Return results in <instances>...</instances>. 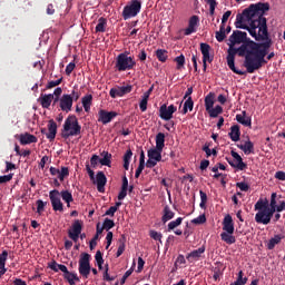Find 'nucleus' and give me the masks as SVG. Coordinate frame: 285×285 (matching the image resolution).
<instances>
[{
  "mask_svg": "<svg viewBox=\"0 0 285 285\" xmlns=\"http://www.w3.org/2000/svg\"><path fill=\"white\" fill-rule=\"evenodd\" d=\"M268 10H271L268 2L250 4L242 13L236 16L235 28L247 30L253 39L266 37V23H268V20L264 16Z\"/></svg>",
  "mask_w": 285,
  "mask_h": 285,
  "instance_id": "nucleus-1",
  "label": "nucleus"
},
{
  "mask_svg": "<svg viewBox=\"0 0 285 285\" xmlns=\"http://www.w3.org/2000/svg\"><path fill=\"white\" fill-rule=\"evenodd\" d=\"M254 41L248 38L246 31L234 30L228 38V50H227V66L235 75H246V71H242L235 67V57H244L250 49V43Z\"/></svg>",
  "mask_w": 285,
  "mask_h": 285,
  "instance_id": "nucleus-2",
  "label": "nucleus"
},
{
  "mask_svg": "<svg viewBox=\"0 0 285 285\" xmlns=\"http://www.w3.org/2000/svg\"><path fill=\"white\" fill-rule=\"evenodd\" d=\"M79 135H81L79 119H77V116L75 115H69L65 120L61 137L62 139H68L69 137H79Z\"/></svg>",
  "mask_w": 285,
  "mask_h": 285,
  "instance_id": "nucleus-3",
  "label": "nucleus"
},
{
  "mask_svg": "<svg viewBox=\"0 0 285 285\" xmlns=\"http://www.w3.org/2000/svg\"><path fill=\"white\" fill-rule=\"evenodd\" d=\"M137 61L135 57L128 56L127 53H119L116 58L115 68L118 72H126V70H135Z\"/></svg>",
  "mask_w": 285,
  "mask_h": 285,
  "instance_id": "nucleus-4",
  "label": "nucleus"
},
{
  "mask_svg": "<svg viewBox=\"0 0 285 285\" xmlns=\"http://www.w3.org/2000/svg\"><path fill=\"white\" fill-rule=\"evenodd\" d=\"M244 58V67L246 68L249 75H253L255 70H259V68H262L264 63H267L265 59L266 57L264 56L245 55Z\"/></svg>",
  "mask_w": 285,
  "mask_h": 285,
  "instance_id": "nucleus-5",
  "label": "nucleus"
},
{
  "mask_svg": "<svg viewBox=\"0 0 285 285\" xmlns=\"http://www.w3.org/2000/svg\"><path fill=\"white\" fill-rule=\"evenodd\" d=\"M141 12V0H131L130 4L124 7L122 19L128 20Z\"/></svg>",
  "mask_w": 285,
  "mask_h": 285,
  "instance_id": "nucleus-6",
  "label": "nucleus"
},
{
  "mask_svg": "<svg viewBox=\"0 0 285 285\" xmlns=\"http://www.w3.org/2000/svg\"><path fill=\"white\" fill-rule=\"evenodd\" d=\"M90 257L91 256L88 253H82L80 255L78 271L85 279H88V277H90Z\"/></svg>",
  "mask_w": 285,
  "mask_h": 285,
  "instance_id": "nucleus-7",
  "label": "nucleus"
},
{
  "mask_svg": "<svg viewBox=\"0 0 285 285\" xmlns=\"http://www.w3.org/2000/svg\"><path fill=\"white\" fill-rule=\"evenodd\" d=\"M49 199L53 210L57 213H63V203H61L60 193L57 189L49 191Z\"/></svg>",
  "mask_w": 285,
  "mask_h": 285,
  "instance_id": "nucleus-8",
  "label": "nucleus"
},
{
  "mask_svg": "<svg viewBox=\"0 0 285 285\" xmlns=\"http://www.w3.org/2000/svg\"><path fill=\"white\" fill-rule=\"evenodd\" d=\"M81 230H83V225L81 224V220L77 219L73 222L71 229H68V237L69 239H72L75 244L79 242V236L81 235Z\"/></svg>",
  "mask_w": 285,
  "mask_h": 285,
  "instance_id": "nucleus-9",
  "label": "nucleus"
},
{
  "mask_svg": "<svg viewBox=\"0 0 285 285\" xmlns=\"http://www.w3.org/2000/svg\"><path fill=\"white\" fill-rule=\"evenodd\" d=\"M230 155L236 161L235 163L230 158L226 157V161L229 164V166H232V168H237L238 170H245V168H247L246 163H244V159L239 154H237V151L232 150Z\"/></svg>",
  "mask_w": 285,
  "mask_h": 285,
  "instance_id": "nucleus-10",
  "label": "nucleus"
},
{
  "mask_svg": "<svg viewBox=\"0 0 285 285\" xmlns=\"http://www.w3.org/2000/svg\"><path fill=\"white\" fill-rule=\"evenodd\" d=\"M175 112H177V107H175V105L167 106L166 104H164L159 108V117L164 121H170Z\"/></svg>",
  "mask_w": 285,
  "mask_h": 285,
  "instance_id": "nucleus-11",
  "label": "nucleus"
},
{
  "mask_svg": "<svg viewBox=\"0 0 285 285\" xmlns=\"http://www.w3.org/2000/svg\"><path fill=\"white\" fill-rule=\"evenodd\" d=\"M117 111H107L106 109H100L98 111V121L102 124L104 126L110 124L115 117H118Z\"/></svg>",
  "mask_w": 285,
  "mask_h": 285,
  "instance_id": "nucleus-12",
  "label": "nucleus"
},
{
  "mask_svg": "<svg viewBox=\"0 0 285 285\" xmlns=\"http://www.w3.org/2000/svg\"><path fill=\"white\" fill-rule=\"evenodd\" d=\"M132 92V86L127 85L122 87L111 88L109 91L111 99H117V97H124L125 95H129Z\"/></svg>",
  "mask_w": 285,
  "mask_h": 285,
  "instance_id": "nucleus-13",
  "label": "nucleus"
},
{
  "mask_svg": "<svg viewBox=\"0 0 285 285\" xmlns=\"http://www.w3.org/2000/svg\"><path fill=\"white\" fill-rule=\"evenodd\" d=\"M249 49L247 51L246 55H250V56H257V57H266V55H268V49H264L262 47H259L258 42H249Z\"/></svg>",
  "mask_w": 285,
  "mask_h": 285,
  "instance_id": "nucleus-14",
  "label": "nucleus"
},
{
  "mask_svg": "<svg viewBox=\"0 0 285 285\" xmlns=\"http://www.w3.org/2000/svg\"><path fill=\"white\" fill-rule=\"evenodd\" d=\"M49 173H50V175H52V177H58V179H60V181H63V179H66V177H69L70 169L68 167H61V169H59L57 167H50Z\"/></svg>",
  "mask_w": 285,
  "mask_h": 285,
  "instance_id": "nucleus-15",
  "label": "nucleus"
},
{
  "mask_svg": "<svg viewBox=\"0 0 285 285\" xmlns=\"http://www.w3.org/2000/svg\"><path fill=\"white\" fill-rule=\"evenodd\" d=\"M95 184H97L98 193H106V184H108V178L104 171H98L95 178Z\"/></svg>",
  "mask_w": 285,
  "mask_h": 285,
  "instance_id": "nucleus-16",
  "label": "nucleus"
},
{
  "mask_svg": "<svg viewBox=\"0 0 285 285\" xmlns=\"http://www.w3.org/2000/svg\"><path fill=\"white\" fill-rule=\"evenodd\" d=\"M60 110L63 112H70L72 110V96L65 94L60 97Z\"/></svg>",
  "mask_w": 285,
  "mask_h": 285,
  "instance_id": "nucleus-17",
  "label": "nucleus"
},
{
  "mask_svg": "<svg viewBox=\"0 0 285 285\" xmlns=\"http://www.w3.org/2000/svg\"><path fill=\"white\" fill-rule=\"evenodd\" d=\"M197 26H199V16H191L188 27L185 29V36L188 37L193 35V32H197Z\"/></svg>",
  "mask_w": 285,
  "mask_h": 285,
  "instance_id": "nucleus-18",
  "label": "nucleus"
},
{
  "mask_svg": "<svg viewBox=\"0 0 285 285\" xmlns=\"http://www.w3.org/2000/svg\"><path fill=\"white\" fill-rule=\"evenodd\" d=\"M223 233H228L233 235L235 233V223L233 222V216L226 215L223 219Z\"/></svg>",
  "mask_w": 285,
  "mask_h": 285,
  "instance_id": "nucleus-19",
  "label": "nucleus"
},
{
  "mask_svg": "<svg viewBox=\"0 0 285 285\" xmlns=\"http://www.w3.org/2000/svg\"><path fill=\"white\" fill-rule=\"evenodd\" d=\"M266 36H261L259 38H254L255 41H265L259 43V48H263L265 50H268V48H271L273 40H271V36L268 33V23L266 22Z\"/></svg>",
  "mask_w": 285,
  "mask_h": 285,
  "instance_id": "nucleus-20",
  "label": "nucleus"
},
{
  "mask_svg": "<svg viewBox=\"0 0 285 285\" xmlns=\"http://www.w3.org/2000/svg\"><path fill=\"white\" fill-rule=\"evenodd\" d=\"M52 99H55V95L52 94H41L40 97L38 98L39 104L41 105L42 108H50L52 105Z\"/></svg>",
  "mask_w": 285,
  "mask_h": 285,
  "instance_id": "nucleus-21",
  "label": "nucleus"
},
{
  "mask_svg": "<svg viewBox=\"0 0 285 285\" xmlns=\"http://www.w3.org/2000/svg\"><path fill=\"white\" fill-rule=\"evenodd\" d=\"M19 140L21 146H28V144H37L38 141L37 137L29 132L21 134Z\"/></svg>",
  "mask_w": 285,
  "mask_h": 285,
  "instance_id": "nucleus-22",
  "label": "nucleus"
},
{
  "mask_svg": "<svg viewBox=\"0 0 285 285\" xmlns=\"http://www.w3.org/2000/svg\"><path fill=\"white\" fill-rule=\"evenodd\" d=\"M237 148H239V150H243L245 155L255 154V144H253L250 139H247L244 145H237Z\"/></svg>",
  "mask_w": 285,
  "mask_h": 285,
  "instance_id": "nucleus-23",
  "label": "nucleus"
},
{
  "mask_svg": "<svg viewBox=\"0 0 285 285\" xmlns=\"http://www.w3.org/2000/svg\"><path fill=\"white\" fill-rule=\"evenodd\" d=\"M48 130L49 132L46 134L47 139H49V141H55V138L57 137V122H55V120H49Z\"/></svg>",
  "mask_w": 285,
  "mask_h": 285,
  "instance_id": "nucleus-24",
  "label": "nucleus"
},
{
  "mask_svg": "<svg viewBox=\"0 0 285 285\" xmlns=\"http://www.w3.org/2000/svg\"><path fill=\"white\" fill-rule=\"evenodd\" d=\"M48 268H50L55 273H59V271H61L63 275L70 272L68 271V267L66 265L58 264L57 261H51L50 263H48Z\"/></svg>",
  "mask_w": 285,
  "mask_h": 285,
  "instance_id": "nucleus-25",
  "label": "nucleus"
},
{
  "mask_svg": "<svg viewBox=\"0 0 285 285\" xmlns=\"http://www.w3.org/2000/svg\"><path fill=\"white\" fill-rule=\"evenodd\" d=\"M200 52L205 61H208V63H213V57H210V45L206 42L200 43Z\"/></svg>",
  "mask_w": 285,
  "mask_h": 285,
  "instance_id": "nucleus-26",
  "label": "nucleus"
},
{
  "mask_svg": "<svg viewBox=\"0 0 285 285\" xmlns=\"http://www.w3.org/2000/svg\"><path fill=\"white\" fill-rule=\"evenodd\" d=\"M204 253H206V246H200L198 249H194L189 253L186 259H188V262H195V259H199Z\"/></svg>",
  "mask_w": 285,
  "mask_h": 285,
  "instance_id": "nucleus-27",
  "label": "nucleus"
},
{
  "mask_svg": "<svg viewBox=\"0 0 285 285\" xmlns=\"http://www.w3.org/2000/svg\"><path fill=\"white\" fill-rule=\"evenodd\" d=\"M228 136H229V139H232V141H239L242 137V130L239 129V125H233L230 127V131Z\"/></svg>",
  "mask_w": 285,
  "mask_h": 285,
  "instance_id": "nucleus-28",
  "label": "nucleus"
},
{
  "mask_svg": "<svg viewBox=\"0 0 285 285\" xmlns=\"http://www.w3.org/2000/svg\"><path fill=\"white\" fill-rule=\"evenodd\" d=\"M175 218V212H173V209H170V206L166 205L163 209V217H161V222L163 224H166L168 222H170V219Z\"/></svg>",
  "mask_w": 285,
  "mask_h": 285,
  "instance_id": "nucleus-29",
  "label": "nucleus"
},
{
  "mask_svg": "<svg viewBox=\"0 0 285 285\" xmlns=\"http://www.w3.org/2000/svg\"><path fill=\"white\" fill-rule=\"evenodd\" d=\"M161 153L164 149H158L157 147L148 150L147 155L149 159H154L155 161H161Z\"/></svg>",
  "mask_w": 285,
  "mask_h": 285,
  "instance_id": "nucleus-30",
  "label": "nucleus"
},
{
  "mask_svg": "<svg viewBox=\"0 0 285 285\" xmlns=\"http://www.w3.org/2000/svg\"><path fill=\"white\" fill-rule=\"evenodd\" d=\"M236 121H238V124H242V126H252L250 117H246V111H242V114L236 115Z\"/></svg>",
  "mask_w": 285,
  "mask_h": 285,
  "instance_id": "nucleus-31",
  "label": "nucleus"
},
{
  "mask_svg": "<svg viewBox=\"0 0 285 285\" xmlns=\"http://www.w3.org/2000/svg\"><path fill=\"white\" fill-rule=\"evenodd\" d=\"M100 155L102 158L99 159V164H101V166L110 167V164H112V154L104 150Z\"/></svg>",
  "mask_w": 285,
  "mask_h": 285,
  "instance_id": "nucleus-32",
  "label": "nucleus"
},
{
  "mask_svg": "<svg viewBox=\"0 0 285 285\" xmlns=\"http://www.w3.org/2000/svg\"><path fill=\"white\" fill-rule=\"evenodd\" d=\"M165 146H166V134L158 132L156 135V148H158V150H164Z\"/></svg>",
  "mask_w": 285,
  "mask_h": 285,
  "instance_id": "nucleus-33",
  "label": "nucleus"
},
{
  "mask_svg": "<svg viewBox=\"0 0 285 285\" xmlns=\"http://www.w3.org/2000/svg\"><path fill=\"white\" fill-rule=\"evenodd\" d=\"M220 239L225 242V244H228L229 246L237 242V238H235V236L233 234H229L228 232H223L220 234Z\"/></svg>",
  "mask_w": 285,
  "mask_h": 285,
  "instance_id": "nucleus-34",
  "label": "nucleus"
},
{
  "mask_svg": "<svg viewBox=\"0 0 285 285\" xmlns=\"http://www.w3.org/2000/svg\"><path fill=\"white\" fill-rule=\"evenodd\" d=\"M155 55L158 61H160L161 63H166V61H168V50L157 49Z\"/></svg>",
  "mask_w": 285,
  "mask_h": 285,
  "instance_id": "nucleus-35",
  "label": "nucleus"
},
{
  "mask_svg": "<svg viewBox=\"0 0 285 285\" xmlns=\"http://www.w3.org/2000/svg\"><path fill=\"white\" fill-rule=\"evenodd\" d=\"M63 279H66L69 285H75V282H79V276H77L76 273L67 272L63 274Z\"/></svg>",
  "mask_w": 285,
  "mask_h": 285,
  "instance_id": "nucleus-36",
  "label": "nucleus"
},
{
  "mask_svg": "<svg viewBox=\"0 0 285 285\" xmlns=\"http://www.w3.org/2000/svg\"><path fill=\"white\" fill-rule=\"evenodd\" d=\"M126 250V236H121L118 240V250L116 253V257H121L124 255V252Z\"/></svg>",
  "mask_w": 285,
  "mask_h": 285,
  "instance_id": "nucleus-37",
  "label": "nucleus"
},
{
  "mask_svg": "<svg viewBox=\"0 0 285 285\" xmlns=\"http://www.w3.org/2000/svg\"><path fill=\"white\" fill-rule=\"evenodd\" d=\"M60 197L66 202L68 208H70V204L75 202V198H72V193H70L69 190H62L60 193Z\"/></svg>",
  "mask_w": 285,
  "mask_h": 285,
  "instance_id": "nucleus-38",
  "label": "nucleus"
},
{
  "mask_svg": "<svg viewBox=\"0 0 285 285\" xmlns=\"http://www.w3.org/2000/svg\"><path fill=\"white\" fill-rule=\"evenodd\" d=\"M213 106H215V94L209 92L205 97V108L208 111V110H210L213 108Z\"/></svg>",
  "mask_w": 285,
  "mask_h": 285,
  "instance_id": "nucleus-39",
  "label": "nucleus"
},
{
  "mask_svg": "<svg viewBox=\"0 0 285 285\" xmlns=\"http://www.w3.org/2000/svg\"><path fill=\"white\" fill-rule=\"evenodd\" d=\"M124 168L125 170H129L130 168V160L132 159V149H127L124 155Z\"/></svg>",
  "mask_w": 285,
  "mask_h": 285,
  "instance_id": "nucleus-40",
  "label": "nucleus"
},
{
  "mask_svg": "<svg viewBox=\"0 0 285 285\" xmlns=\"http://www.w3.org/2000/svg\"><path fill=\"white\" fill-rule=\"evenodd\" d=\"M282 238V235H275L273 238H271L267 243V249L273 250L277 244H281Z\"/></svg>",
  "mask_w": 285,
  "mask_h": 285,
  "instance_id": "nucleus-41",
  "label": "nucleus"
},
{
  "mask_svg": "<svg viewBox=\"0 0 285 285\" xmlns=\"http://www.w3.org/2000/svg\"><path fill=\"white\" fill-rule=\"evenodd\" d=\"M209 117H212L213 119L219 117V115H222V112H224V108L219 105H217L215 108H210L209 110H207Z\"/></svg>",
  "mask_w": 285,
  "mask_h": 285,
  "instance_id": "nucleus-42",
  "label": "nucleus"
},
{
  "mask_svg": "<svg viewBox=\"0 0 285 285\" xmlns=\"http://www.w3.org/2000/svg\"><path fill=\"white\" fill-rule=\"evenodd\" d=\"M226 26L220 24L219 31H216V40L218 41V43H222V41L226 39Z\"/></svg>",
  "mask_w": 285,
  "mask_h": 285,
  "instance_id": "nucleus-43",
  "label": "nucleus"
},
{
  "mask_svg": "<svg viewBox=\"0 0 285 285\" xmlns=\"http://www.w3.org/2000/svg\"><path fill=\"white\" fill-rule=\"evenodd\" d=\"M248 282V277H244V272L239 271L237 275V279L234 283H230V285H246Z\"/></svg>",
  "mask_w": 285,
  "mask_h": 285,
  "instance_id": "nucleus-44",
  "label": "nucleus"
},
{
  "mask_svg": "<svg viewBox=\"0 0 285 285\" xmlns=\"http://www.w3.org/2000/svg\"><path fill=\"white\" fill-rule=\"evenodd\" d=\"M195 102L193 101V97H188L183 107V115H186L189 111H193Z\"/></svg>",
  "mask_w": 285,
  "mask_h": 285,
  "instance_id": "nucleus-45",
  "label": "nucleus"
},
{
  "mask_svg": "<svg viewBox=\"0 0 285 285\" xmlns=\"http://www.w3.org/2000/svg\"><path fill=\"white\" fill-rule=\"evenodd\" d=\"M184 222L183 217H178L176 220H171L167 225V230L170 233V230H175L178 226H181V223Z\"/></svg>",
  "mask_w": 285,
  "mask_h": 285,
  "instance_id": "nucleus-46",
  "label": "nucleus"
},
{
  "mask_svg": "<svg viewBox=\"0 0 285 285\" xmlns=\"http://www.w3.org/2000/svg\"><path fill=\"white\" fill-rule=\"evenodd\" d=\"M108 21L106 18L101 17L98 19V24L96 26V32H106V26Z\"/></svg>",
  "mask_w": 285,
  "mask_h": 285,
  "instance_id": "nucleus-47",
  "label": "nucleus"
},
{
  "mask_svg": "<svg viewBox=\"0 0 285 285\" xmlns=\"http://www.w3.org/2000/svg\"><path fill=\"white\" fill-rule=\"evenodd\" d=\"M255 222L257 224H264L265 226H267V224L269 223H266V212L262 210V212H258L256 215H255Z\"/></svg>",
  "mask_w": 285,
  "mask_h": 285,
  "instance_id": "nucleus-48",
  "label": "nucleus"
},
{
  "mask_svg": "<svg viewBox=\"0 0 285 285\" xmlns=\"http://www.w3.org/2000/svg\"><path fill=\"white\" fill-rule=\"evenodd\" d=\"M275 207H267L266 209H263V213H265V223H269L271 224V219H273V215H275Z\"/></svg>",
  "mask_w": 285,
  "mask_h": 285,
  "instance_id": "nucleus-49",
  "label": "nucleus"
},
{
  "mask_svg": "<svg viewBox=\"0 0 285 285\" xmlns=\"http://www.w3.org/2000/svg\"><path fill=\"white\" fill-rule=\"evenodd\" d=\"M174 61L177 63L176 69L181 70L184 66H186V57L184 55H180L174 59Z\"/></svg>",
  "mask_w": 285,
  "mask_h": 285,
  "instance_id": "nucleus-50",
  "label": "nucleus"
},
{
  "mask_svg": "<svg viewBox=\"0 0 285 285\" xmlns=\"http://www.w3.org/2000/svg\"><path fill=\"white\" fill-rule=\"evenodd\" d=\"M268 207V200H263V199H258L257 203L255 204V210H266Z\"/></svg>",
  "mask_w": 285,
  "mask_h": 285,
  "instance_id": "nucleus-51",
  "label": "nucleus"
},
{
  "mask_svg": "<svg viewBox=\"0 0 285 285\" xmlns=\"http://www.w3.org/2000/svg\"><path fill=\"white\" fill-rule=\"evenodd\" d=\"M36 206H37L38 215H41L43 213V210H46V206H48V202H43L41 199H38L36 202Z\"/></svg>",
  "mask_w": 285,
  "mask_h": 285,
  "instance_id": "nucleus-52",
  "label": "nucleus"
},
{
  "mask_svg": "<svg viewBox=\"0 0 285 285\" xmlns=\"http://www.w3.org/2000/svg\"><path fill=\"white\" fill-rule=\"evenodd\" d=\"M207 6H209V14L213 17L215 14V8H217V0H205Z\"/></svg>",
  "mask_w": 285,
  "mask_h": 285,
  "instance_id": "nucleus-53",
  "label": "nucleus"
},
{
  "mask_svg": "<svg viewBox=\"0 0 285 285\" xmlns=\"http://www.w3.org/2000/svg\"><path fill=\"white\" fill-rule=\"evenodd\" d=\"M102 228L105 230H110L111 228H115V220L110 218H106L102 224Z\"/></svg>",
  "mask_w": 285,
  "mask_h": 285,
  "instance_id": "nucleus-54",
  "label": "nucleus"
},
{
  "mask_svg": "<svg viewBox=\"0 0 285 285\" xmlns=\"http://www.w3.org/2000/svg\"><path fill=\"white\" fill-rule=\"evenodd\" d=\"M148 99L149 98L142 96V98L139 102V108H140L141 112H146V110H148Z\"/></svg>",
  "mask_w": 285,
  "mask_h": 285,
  "instance_id": "nucleus-55",
  "label": "nucleus"
},
{
  "mask_svg": "<svg viewBox=\"0 0 285 285\" xmlns=\"http://www.w3.org/2000/svg\"><path fill=\"white\" fill-rule=\"evenodd\" d=\"M149 237H151V239H155V242H159L161 244V237H164V235H161V233L159 232L150 230Z\"/></svg>",
  "mask_w": 285,
  "mask_h": 285,
  "instance_id": "nucleus-56",
  "label": "nucleus"
},
{
  "mask_svg": "<svg viewBox=\"0 0 285 285\" xmlns=\"http://www.w3.org/2000/svg\"><path fill=\"white\" fill-rule=\"evenodd\" d=\"M191 224H196V225L206 224V214H202L198 217L194 218L191 220Z\"/></svg>",
  "mask_w": 285,
  "mask_h": 285,
  "instance_id": "nucleus-57",
  "label": "nucleus"
},
{
  "mask_svg": "<svg viewBox=\"0 0 285 285\" xmlns=\"http://www.w3.org/2000/svg\"><path fill=\"white\" fill-rule=\"evenodd\" d=\"M236 187L239 188L243 193H248L250 190V186L244 181L236 183Z\"/></svg>",
  "mask_w": 285,
  "mask_h": 285,
  "instance_id": "nucleus-58",
  "label": "nucleus"
},
{
  "mask_svg": "<svg viewBox=\"0 0 285 285\" xmlns=\"http://www.w3.org/2000/svg\"><path fill=\"white\" fill-rule=\"evenodd\" d=\"M61 81H63V78H60L58 80H51L47 83V90H50L51 88H56V86H60Z\"/></svg>",
  "mask_w": 285,
  "mask_h": 285,
  "instance_id": "nucleus-59",
  "label": "nucleus"
},
{
  "mask_svg": "<svg viewBox=\"0 0 285 285\" xmlns=\"http://www.w3.org/2000/svg\"><path fill=\"white\" fill-rule=\"evenodd\" d=\"M82 106H92V95H86L82 97Z\"/></svg>",
  "mask_w": 285,
  "mask_h": 285,
  "instance_id": "nucleus-60",
  "label": "nucleus"
},
{
  "mask_svg": "<svg viewBox=\"0 0 285 285\" xmlns=\"http://www.w3.org/2000/svg\"><path fill=\"white\" fill-rule=\"evenodd\" d=\"M12 177H14V174L0 176V184H8V181H12Z\"/></svg>",
  "mask_w": 285,
  "mask_h": 285,
  "instance_id": "nucleus-61",
  "label": "nucleus"
},
{
  "mask_svg": "<svg viewBox=\"0 0 285 285\" xmlns=\"http://www.w3.org/2000/svg\"><path fill=\"white\" fill-rule=\"evenodd\" d=\"M6 262H8V250L0 254V266H6Z\"/></svg>",
  "mask_w": 285,
  "mask_h": 285,
  "instance_id": "nucleus-62",
  "label": "nucleus"
},
{
  "mask_svg": "<svg viewBox=\"0 0 285 285\" xmlns=\"http://www.w3.org/2000/svg\"><path fill=\"white\" fill-rule=\"evenodd\" d=\"M75 68H77V65H75V62H70L69 65H67L66 70H65L66 75L68 77H70V75H72V70H75Z\"/></svg>",
  "mask_w": 285,
  "mask_h": 285,
  "instance_id": "nucleus-63",
  "label": "nucleus"
},
{
  "mask_svg": "<svg viewBox=\"0 0 285 285\" xmlns=\"http://www.w3.org/2000/svg\"><path fill=\"white\" fill-rule=\"evenodd\" d=\"M275 178L278 179L279 181H285V171H276Z\"/></svg>",
  "mask_w": 285,
  "mask_h": 285,
  "instance_id": "nucleus-64",
  "label": "nucleus"
}]
</instances>
